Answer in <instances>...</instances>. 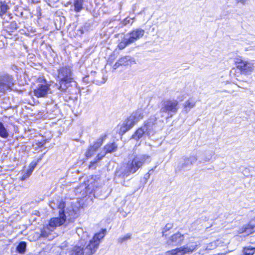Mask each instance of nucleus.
I'll return each instance as SVG.
<instances>
[{"mask_svg": "<svg viewBox=\"0 0 255 255\" xmlns=\"http://www.w3.org/2000/svg\"><path fill=\"white\" fill-rule=\"evenodd\" d=\"M50 85L43 77H39L36 81V86L34 90V95L37 98L45 97L49 93Z\"/></svg>", "mask_w": 255, "mask_h": 255, "instance_id": "39448f33", "label": "nucleus"}, {"mask_svg": "<svg viewBox=\"0 0 255 255\" xmlns=\"http://www.w3.org/2000/svg\"><path fill=\"white\" fill-rule=\"evenodd\" d=\"M106 230L94 236L92 239L89 241L86 246V241L89 239V235L87 232H83L82 229H78L77 233L80 237L78 245L74 246L69 251V255H92L94 254L99 248L101 240L104 238L106 235Z\"/></svg>", "mask_w": 255, "mask_h": 255, "instance_id": "f257e3e1", "label": "nucleus"}, {"mask_svg": "<svg viewBox=\"0 0 255 255\" xmlns=\"http://www.w3.org/2000/svg\"><path fill=\"white\" fill-rule=\"evenodd\" d=\"M144 116V112L141 109H138L132 114L125 121L120 128V132L122 134L132 128L134 125Z\"/></svg>", "mask_w": 255, "mask_h": 255, "instance_id": "7ed1b4c3", "label": "nucleus"}, {"mask_svg": "<svg viewBox=\"0 0 255 255\" xmlns=\"http://www.w3.org/2000/svg\"><path fill=\"white\" fill-rule=\"evenodd\" d=\"M56 87L61 91H65L73 79L72 72L70 67H63L58 70Z\"/></svg>", "mask_w": 255, "mask_h": 255, "instance_id": "f03ea898", "label": "nucleus"}, {"mask_svg": "<svg viewBox=\"0 0 255 255\" xmlns=\"http://www.w3.org/2000/svg\"><path fill=\"white\" fill-rule=\"evenodd\" d=\"M130 44H131V42H130V40L128 39V35H126L119 44L118 47L120 49H123L127 46Z\"/></svg>", "mask_w": 255, "mask_h": 255, "instance_id": "4be33fe9", "label": "nucleus"}, {"mask_svg": "<svg viewBox=\"0 0 255 255\" xmlns=\"http://www.w3.org/2000/svg\"><path fill=\"white\" fill-rule=\"evenodd\" d=\"M59 217L52 218L49 223L50 227L55 228L56 227L60 226L63 225L66 221V215H62V212L59 211Z\"/></svg>", "mask_w": 255, "mask_h": 255, "instance_id": "ddd939ff", "label": "nucleus"}, {"mask_svg": "<svg viewBox=\"0 0 255 255\" xmlns=\"http://www.w3.org/2000/svg\"><path fill=\"white\" fill-rule=\"evenodd\" d=\"M14 84V80L11 75L5 73L0 76V91L4 92L6 90L11 89Z\"/></svg>", "mask_w": 255, "mask_h": 255, "instance_id": "1a4fd4ad", "label": "nucleus"}, {"mask_svg": "<svg viewBox=\"0 0 255 255\" xmlns=\"http://www.w3.org/2000/svg\"><path fill=\"white\" fill-rule=\"evenodd\" d=\"M184 234L177 232L171 236L167 240V244L171 246H178L181 245L184 240Z\"/></svg>", "mask_w": 255, "mask_h": 255, "instance_id": "9b49d317", "label": "nucleus"}, {"mask_svg": "<svg viewBox=\"0 0 255 255\" xmlns=\"http://www.w3.org/2000/svg\"><path fill=\"white\" fill-rule=\"evenodd\" d=\"M83 0H74V10L80 11L83 8Z\"/></svg>", "mask_w": 255, "mask_h": 255, "instance_id": "5701e85b", "label": "nucleus"}, {"mask_svg": "<svg viewBox=\"0 0 255 255\" xmlns=\"http://www.w3.org/2000/svg\"><path fill=\"white\" fill-rule=\"evenodd\" d=\"M8 131L4 127L3 124L0 122V136L3 138H6L8 137Z\"/></svg>", "mask_w": 255, "mask_h": 255, "instance_id": "b1692460", "label": "nucleus"}, {"mask_svg": "<svg viewBox=\"0 0 255 255\" xmlns=\"http://www.w3.org/2000/svg\"><path fill=\"white\" fill-rule=\"evenodd\" d=\"M72 216V217H71L70 218L72 219V218H75L76 217V213H75L74 212H72L71 215Z\"/></svg>", "mask_w": 255, "mask_h": 255, "instance_id": "58836bf2", "label": "nucleus"}, {"mask_svg": "<svg viewBox=\"0 0 255 255\" xmlns=\"http://www.w3.org/2000/svg\"><path fill=\"white\" fill-rule=\"evenodd\" d=\"M130 174H132L130 171L127 164L123 165L118 168L115 173V178H120L124 179L128 176Z\"/></svg>", "mask_w": 255, "mask_h": 255, "instance_id": "4468645a", "label": "nucleus"}, {"mask_svg": "<svg viewBox=\"0 0 255 255\" xmlns=\"http://www.w3.org/2000/svg\"><path fill=\"white\" fill-rule=\"evenodd\" d=\"M30 174H31V172L28 171L27 173H25L22 175L21 180H24L26 178L28 177Z\"/></svg>", "mask_w": 255, "mask_h": 255, "instance_id": "c9c22d12", "label": "nucleus"}, {"mask_svg": "<svg viewBox=\"0 0 255 255\" xmlns=\"http://www.w3.org/2000/svg\"><path fill=\"white\" fill-rule=\"evenodd\" d=\"M157 125V119L155 116L150 117L145 122L143 127L146 130L147 136H150L155 133Z\"/></svg>", "mask_w": 255, "mask_h": 255, "instance_id": "9d476101", "label": "nucleus"}, {"mask_svg": "<svg viewBox=\"0 0 255 255\" xmlns=\"http://www.w3.org/2000/svg\"><path fill=\"white\" fill-rule=\"evenodd\" d=\"M69 99H71L73 101H76V100H77V99H78V96L76 94L74 97H69Z\"/></svg>", "mask_w": 255, "mask_h": 255, "instance_id": "e433bc0d", "label": "nucleus"}, {"mask_svg": "<svg viewBox=\"0 0 255 255\" xmlns=\"http://www.w3.org/2000/svg\"><path fill=\"white\" fill-rule=\"evenodd\" d=\"M196 104V102L195 100L192 99H189L186 100L183 104V111L185 113H188L190 110L193 108Z\"/></svg>", "mask_w": 255, "mask_h": 255, "instance_id": "6ab92c4d", "label": "nucleus"}, {"mask_svg": "<svg viewBox=\"0 0 255 255\" xmlns=\"http://www.w3.org/2000/svg\"><path fill=\"white\" fill-rule=\"evenodd\" d=\"M117 146L114 143L107 144L104 146V151L108 153H112L116 151Z\"/></svg>", "mask_w": 255, "mask_h": 255, "instance_id": "412c9836", "label": "nucleus"}, {"mask_svg": "<svg viewBox=\"0 0 255 255\" xmlns=\"http://www.w3.org/2000/svg\"><path fill=\"white\" fill-rule=\"evenodd\" d=\"M65 207V203L63 202H60L58 205V208L59 209V211L62 212V215H65L64 211V208Z\"/></svg>", "mask_w": 255, "mask_h": 255, "instance_id": "f704fd0d", "label": "nucleus"}, {"mask_svg": "<svg viewBox=\"0 0 255 255\" xmlns=\"http://www.w3.org/2000/svg\"><path fill=\"white\" fill-rule=\"evenodd\" d=\"M8 8H9V7L6 4H5L4 3L1 2V4H0V15H1L2 14H4L7 11V10L8 9Z\"/></svg>", "mask_w": 255, "mask_h": 255, "instance_id": "473e14b6", "label": "nucleus"}, {"mask_svg": "<svg viewBox=\"0 0 255 255\" xmlns=\"http://www.w3.org/2000/svg\"><path fill=\"white\" fill-rule=\"evenodd\" d=\"M255 252V248H245L244 253L245 255H253Z\"/></svg>", "mask_w": 255, "mask_h": 255, "instance_id": "7c9ffc66", "label": "nucleus"}, {"mask_svg": "<svg viewBox=\"0 0 255 255\" xmlns=\"http://www.w3.org/2000/svg\"><path fill=\"white\" fill-rule=\"evenodd\" d=\"M197 247V245L195 243L194 245L190 246L188 245L183 246L179 248L168 251L165 253L164 255H184L193 252L196 250Z\"/></svg>", "mask_w": 255, "mask_h": 255, "instance_id": "6e6552de", "label": "nucleus"}, {"mask_svg": "<svg viewBox=\"0 0 255 255\" xmlns=\"http://www.w3.org/2000/svg\"><path fill=\"white\" fill-rule=\"evenodd\" d=\"M224 242L222 240H217L208 244L204 248L205 251H210L216 249L218 247L223 246Z\"/></svg>", "mask_w": 255, "mask_h": 255, "instance_id": "a211bd4d", "label": "nucleus"}, {"mask_svg": "<svg viewBox=\"0 0 255 255\" xmlns=\"http://www.w3.org/2000/svg\"><path fill=\"white\" fill-rule=\"evenodd\" d=\"M199 254H203V253H202V251H200Z\"/></svg>", "mask_w": 255, "mask_h": 255, "instance_id": "a19ab883", "label": "nucleus"}, {"mask_svg": "<svg viewBox=\"0 0 255 255\" xmlns=\"http://www.w3.org/2000/svg\"><path fill=\"white\" fill-rule=\"evenodd\" d=\"M255 231V218L251 220L249 223L243 226L239 229L238 233L239 234H245L246 235H249Z\"/></svg>", "mask_w": 255, "mask_h": 255, "instance_id": "f8f14e48", "label": "nucleus"}, {"mask_svg": "<svg viewBox=\"0 0 255 255\" xmlns=\"http://www.w3.org/2000/svg\"><path fill=\"white\" fill-rule=\"evenodd\" d=\"M106 136L105 135L101 136L97 140V141L93 145L95 149H98L102 145L104 140L106 138Z\"/></svg>", "mask_w": 255, "mask_h": 255, "instance_id": "bb28decb", "label": "nucleus"}, {"mask_svg": "<svg viewBox=\"0 0 255 255\" xmlns=\"http://www.w3.org/2000/svg\"><path fill=\"white\" fill-rule=\"evenodd\" d=\"M143 135H147V134L146 130L142 126L136 130V131L132 135V138L136 140H138L140 138H141Z\"/></svg>", "mask_w": 255, "mask_h": 255, "instance_id": "aec40b11", "label": "nucleus"}, {"mask_svg": "<svg viewBox=\"0 0 255 255\" xmlns=\"http://www.w3.org/2000/svg\"><path fill=\"white\" fill-rule=\"evenodd\" d=\"M179 102L176 100H164L161 103L160 113H166L171 117L178 110Z\"/></svg>", "mask_w": 255, "mask_h": 255, "instance_id": "20e7f679", "label": "nucleus"}, {"mask_svg": "<svg viewBox=\"0 0 255 255\" xmlns=\"http://www.w3.org/2000/svg\"><path fill=\"white\" fill-rule=\"evenodd\" d=\"M64 246H67V244L66 243L64 244Z\"/></svg>", "mask_w": 255, "mask_h": 255, "instance_id": "79ce46f5", "label": "nucleus"}, {"mask_svg": "<svg viewBox=\"0 0 255 255\" xmlns=\"http://www.w3.org/2000/svg\"><path fill=\"white\" fill-rule=\"evenodd\" d=\"M197 158L195 155H191L184 159V162L182 164L181 169H188L192 164L195 163Z\"/></svg>", "mask_w": 255, "mask_h": 255, "instance_id": "f3484780", "label": "nucleus"}, {"mask_svg": "<svg viewBox=\"0 0 255 255\" xmlns=\"http://www.w3.org/2000/svg\"><path fill=\"white\" fill-rule=\"evenodd\" d=\"M237 1L239 2H240L242 3H245L247 0H237Z\"/></svg>", "mask_w": 255, "mask_h": 255, "instance_id": "ea45409f", "label": "nucleus"}, {"mask_svg": "<svg viewBox=\"0 0 255 255\" xmlns=\"http://www.w3.org/2000/svg\"><path fill=\"white\" fill-rule=\"evenodd\" d=\"M97 150V149H95L94 146L91 145L89 147L88 149L86 152L85 155L87 157H90L94 154Z\"/></svg>", "mask_w": 255, "mask_h": 255, "instance_id": "c85d7f7f", "label": "nucleus"}, {"mask_svg": "<svg viewBox=\"0 0 255 255\" xmlns=\"http://www.w3.org/2000/svg\"><path fill=\"white\" fill-rule=\"evenodd\" d=\"M132 234L128 233L124 236L120 237L117 241L119 243L122 244L131 239Z\"/></svg>", "mask_w": 255, "mask_h": 255, "instance_id": "a878e982", "label": "nucleus"}, {"mask_svg": "<svg viewBox=\"0 0 255 255\" xmlns=\"http://www.w3.org/2000/svg\"><path fill=\"white\" fill-rule=\"evenodd\" d=\"M135 63L133 58L130 56H126L121 58L113 66L114 69H117L120 66H127Z\"/></svg>", "mask_w": 255, "mask_h": 255, "instance_id": "dca6fc26", "label": "nucleus"}, {"mask_svg": "<svg viewBox=\"0 0 255 255\" xmlns=\"http://www.w3.org/2000/svg\"><path fill=\"white\" fill-rule=\"evenodd\" d=\"M26 243L24 242H20L17 247V251L21 254L24 253L26 249Z\"/></svg>", "mask_w": 255, "mask_h": 255, "instance_id": "c756f323", "label": "nucleus"}, {"mask_svg": "<svg viewBox=\"0 0 255 255\" xmlns=\"http://www.w3.org/2000/svg\"><path fill=\"white\" fill-rule=\"evenodd\" d=\"M235 62L237 68L239 69L242 73H250L252 72L254 69V63L251 61L245 60L241 57H239L235 59Z\"/></svg>", "mask_w": 255, "mask_h": 255, "instance_id": "0eeeda50", "label": "nucleus"}, {"mask_svg": "<svg viewBox=\"0 0 255 255\" xmlns=\"http://www.w3.org/2000/svg\"><path fill=\"white\" fill-rule=\"evenodd\" d=\"M144 34V30L141 28H137L127 34L128 39L130 40L131 43L139 39Z\"/></svg>", "mask_w": 255, "mask_h": 255, "instance_id": "2eb2a0df", "label": "nucleus"}, {"mask_svg": "<svg viewBox=\"0 0 255 255\" xmlns=\"http://www.w3.org/2000/svg\"><path fill=\"white\" fill-rule=\"evenodd\" d=\"M150 157L145 154L136 156L131 161L127 164L128 168L133 174L140 168L145 163L149 161Z\"/></svg>", "mask_w": 255, "mask_h": 255, "instance_id": "423d86ee", "label": "nucleus"}, {"mask_svg": "<svg viewBox=\"0 0 255 255\" xmlns=\"http://www.w3.org/2000/svg\"><path fill=\"white\" fill-rule=\"evenodd\" d=\"M106 154V152H105L104 150L102 151L100 153H99L95 158V160L94 161L91 162L90 164L89 165V167L91 168L98 161L102 159V158L104 157Z\"/></svg>", "mask_w": 255, "mask_h": 255, "instance_id": "393cba45", "label": "nucleus"}, {"mask_svg": "<svg viewBox=\"0 0 255 255\" xmlns=\"http://www.w3.org/2000/svg\"><path fill=\"white\" fill-rule=\"evenodd\" d=\"M173 228V224L171 223H167L165 227L162 229V236H166V232Z\"/></svg>", "mask_w": 255, "mask_h": 255, "instance_id": "2f4dec72", "label": "nucleus"}, {"mask_svg": "<svg viewBox=\"0 0 255 255\" xmlns=\"http://www.w3.org/2000/svg\"><path fill=\"white\" fill-rule=\"evenodd\" d=\"M36 166V164L34 163L33 165L31 166L30 170L28 171V172H31V173L32 172L33 170L34 169V168H35Z\"/></svg>", "mask_w": 255, "mask_h": 255, "instance_id": "4c0bfd02", "label": "nucleus"}, {"mask_svg": "<svg viewBox=\"0 0 255 255\" xmlns=\"http://www.w3.org/2000/svg\"><path fill=\"white\" fill-rule=\"evenodd\" d=\"M50 227H46L44 228L41 231V236L44 238H47L50 234V232L52 231L53 230L50 229Z\"/></svg>", "mask_w": 255, "mask_h": 255, "instance_id": "cd10ccee", "label": "nucleus"}, {"mask_svg": "<svg viewBox=\"0 0 255 255\" xmlns=\"http://www.w3.org/2000/svg\"><path fill=\"white\" fill-rule=\"evenodd\" d=\"M133 18L127 17L123 21V23L125 25H127L128 24H132L133 22Z\"/></svg>", "mask_w": 255, "mask_h": 255, "instance_id": "72a5a7b5", "label": "nucleus"}]
</instances>
